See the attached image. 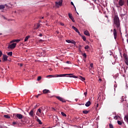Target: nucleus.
Instances as JSON below:
<instances>
[{
	"label": "nucleus",
	"instance_id": "39448f33",
	"mask_svg": "<svg viewBox=\"0 0 128 128\" xmlns=\"http://www.w3.org/2000/svg\"><path fill=\"white\" fill-rule=\"evenodd\" d=\"M123 56H124L126 64V66H128V56H126V53H124L123 54Z\"/></svg>",
	"mask_w": 128,
	"mask_h": 128
},
{
	"label": "nucleus",
	"instance_id": "c03bdc74",
	"mask_svg": "<svg viewBox=\"0 0 128 128\" xmlns=\"http://www.w3.org/2000/svg\"><path fill=\"white\" fill-rule=\"evenodd\" d=\"M98 104H97L96 106V110H98Z\"/></svg>",
	"mask_w": 128,
	"mask_h": 128
},
{
	"label": "nucleus",
	"instance_id": "052dcab7",
	"mask_svg": "<svg viewBox=\"0 0 128 128\" xmlns=\"http://www.w3.org/2000/svg\"><path fill=\"white\" fill-rule=\"evenodd\" d=\"M111 32H112V29L111 30Z\"/></svg>",
	"mask_w": 128,
	"mask_h": 128
},
{
	"label": "nucleus",
	"instance_id": "f257e3e1",
	"mask_svg": "<svg viewBox=\"0 0 128 128\" xmlns=\"http://www.w3.org/2000/svg\"><path fill=\"white\" fill-rule=\"evenodd\" d=\"M113 26L114 29L113 30V34L114 40H116V36H118L117 30L120 32V18L118 15H116L114 16Z\"/></svg>",
	"mask_w": 128,
	"mask_h": 128
},
{
	"label": "nucleus",
	"instance_id": "680f3d73",
	"mask_svg": "<svg viewBox=\"0 0 128 128\" xmlns=\"http://www.w3.org/2000/svg\"><path fill=\"white\" fill-rule=\"evenodd\" d=\"M42 114H44V112L42 113Z\"/></svg>",
	"mask_w": 128,
	"mask_h": 128
},
{
	"label": "nucleus",
	"instance_id": "bb28decb",
	"mask_svg": "<svg viewBox=\"0 0 128 128\" xmlns=\"http://www.w3.org/2000/svg\"><path fill=\"white\" fill-rule=\"evenodd\" d=\"M82 38L83 40H84V42H86V38L84 36H82Z\"/></svg>",
	"mask_w": 128,
	"mask_h": 128
},
{
	"label": "nucleus",
	"instance_id": "f704fd0d",
	"mask_svg": "<svg viewBox=\"0 0 128 128\" xmlns=\"http://www.w3.org/2000/svg\"><path fill=\"white\" fill-rule=\"evenodd\" d=\"M90 47L88 46H86L85 47H84V48H85V50H88V48H89Z\"/></svg>",
	"mask_w": 128,
	"mask_h": 128
},
{
	"label": "nucleus",
	"instance_id": "de8ad7c7",
	"mask_svg": "<svg viewBox=\"0 0 128 128\" xmlns=\"http://www.w3.org/2000/svg\"><path fill=\"white\" fill-rule=\"evenodd\" d=\"M78 32V34H79L80 36V31H78H78L77 32Z\"/></svg>",
	"mask_w": 128,
	"mask_h": 128
},
{
	"label": "nucleus",
	"instance_id": "a18cd8bd",
	"mask_svg": "<svg viewBox=\"0 0 128 128\" xmlns=\"http://www.w3.org/2000/svg\"><path fill=\"white\" fill-rule=\"evenodd\" d=\"M70 4H71L72 6H74V2H71Z\"/></svg>",
	"mask_w": 128,
	"mask_h": 128
},
{
	"label": "nucleus",
	"instance_id": "f8f14e48",
	"mask_svg": "<svg viewBox=\"0 0 128 128\" xmlns=\"http://www.w3.org/2000/svg\"><path fill=\"white\" fill-rule=\"evenodd\" d=\"M49 92H50L48 90L45 89L43 90L44 94H48Z\"/></svg>",
	"mask_w": 128,
	"mask_h": 128
},
{
	"label": "nucleus",
	"instance_id": "a878e982",
	"mask_svg": "<svg viewBox=\"0 0 128 128\" xmlns=\"http://www.w3.org/2000/svg\"><path fill=\"white\" fill-rule=\"evenodd\" d=\"M124 98H126V97L122 96V100H121L122 102H124Z\"/></svg>",
	"mask_w": 128,
	"mask_h": 128
},
{
	"label": "nucleus",
	"instance_id": "c9c22d12",
	"mask_svg": "<svg viewBox=\"0 0 128 128\" xmlns=\"http://www.w3.org/2000/svg\"><path fill=\"white\" fill-rule=\"evenodd\" d=\"M83 56H84V58H86V53H84V54H83Z\"/></svg>",
	"mask_w": 128,
	"mask_h": 128
},
{
	"label": "nucleus",
	"instance_id": "09e8293b",
	"mask_svg": "<svg viewBox=\"0 0 128 128\" xmlns=\"http://www.w3.org/2000/svg\"><path fill=\"white\" fill-rule=\"evenodd\" d=\"M114 118V120H118V116H115Z\"/></svg>",
	"mask_w": 128,
	"mask_h": 128
},
{
	"label": "nucleus",
	"instance_id": "473e14b6",
	"mask_svg": "<svg viewBox=\"0 0 128 128\" xmlns=\"http://www.w3.org/2000/svg\"><path fill=\"white\" fill-rule=\"evenodd\" d=\"M20 40H15V42H20Z\"/></svg>",
	"mask_w": 128,
	"mask_h": 128
},
{
	"label": "nucleus",
	"instance_id": "cd10ccee",
	"mask_svg": "<svg viewBox=\"0 0 128 128\" xmlns=\"http://www.w3.org/2000/svg\"><path fill=\"white\" fill-rule=\"evenodd\" d=\"M61 114L63 116H66V114H64V112H61Z\"/></svg>",
	"mask_w": 128,
	"mask_h": 128
},
{
	"label": "nucleus",
	"instance_id": "ddd939ff",
	"mask_svg": "<svg viewBox=\"0 0 128 128\" xmlns=\"http://www.w3.org/2000/svg\"><path fill=\"white\" fill-rule=\"evenodd\" d=\"M84 34L86 36H90V32H88V30H86L85 32H84Z\"/></svg>",
	"mask_w": 128,
	"mask_h": 128
},
{
	"label": "nucleus",
	"instance_id": "8fccbe9b",
	"mask_svg": "<svg viewBox=\"0 0 128 128\" xmlns=\"http://www.w3.org/2000/svg\"><path fill=\"white\" fill-rule=\"evenodd\" d=\"M126 16V14H121V16Z\"/></svg>",
	"mask_w": 128,
	"mask_h": 128
},
{
	"label": "nucleus",
	"instance_id": "e433bc0d",
	"mask_svg": "<svg viewBox=\"0 0 128 128\" xmlns=\"http://www.w3.org/2000/svg\"><path fill=\"white\" fill-rule=\"evenodd\" d=\"M12 124L14 125H14H16V124H18V123L16 122H12Z\"/></svg>",
	"mask_w": 128,
	"mask_h": 128
},
{
	"label": "nucleus",
	"instance_id": "6ab92c4d",
	"mask_svg": "<svg viewBox=\"0 0 128 128\" xmlns=\"http://www.w3.org/2000/svg\"><path fill=\"white\" fill-rule=\"evenodd\" d=\"M79 78H80V80H86V78H84L82 76H80Z\"/></svg>",
	"mask_w": 128,
	"mask_h": 128
},
{
	"label": "nucleus",
	"instance_id": "37998d69",
	"mask_svg": "<svg viewBox=\"0 0 128 128\" xmlns=\"http://www.w3.org/2000/svg\"><path fill=\"white\" fill-rule=\"evenodd\" d=\"M2 18H3L4 20H6V18L4 16H2Z\"/></svg>",
	"mask_w": 128,
	"mask_h": 128
},
{
	"label": "nucleus",
	"instance_id": "9d476101",
	"mask_svg": "<svg viewBox=\"0 0 128 128\" xmlns=\"http://www.w3.org/2000/svg\"><path fill=\"white\" fill-rule=\"evenodd\" d=\"M68 16H69V18L70 19V20H72V22H74V17H72V14H68Z\"/></svg>",
	"mask_w": 128,
	"mask_h": 128
},
{
	"label": "nucleus",
	"instance_id": "bf43d9fd",
	"mask_svg": "<svg viewBox=\"0 0 128 128\" xmlns=\"http://www.w3.org/2000/svg\"><path fill=\"white\" fill-rule=\"evenodd\" d=\"M0 62H2V60H0Z\"/></svg>",
	"mask_w": 128,
	"mask_h": 128
},
{
	"label": "nucleus",
	"instance_id": "6e6552de",
	"mask_svg": "<svg viewBox=\"0 0 128 128\" xmlns=\"http://www.w3.org/2000/svg\"><path fill=\"white\" fill-rule=\"evenodd\" d=\"M16 118H18V120H22V118H24V116H22V114H16Z\"/></svg>",
	"mask_w": 128,
	"mask_h": 128
},
{
	"label": "nucleus",
	"instance_id": "4468645a",
	"mask_svg": "<svg viewBox=\"0 0 128 128\" xmlns=\"http://www.w3.org/2000/svg\"><path fill=\"white\" fill-rule=\"evenodd\" d=\"M29 115L30 116H34V110H31L30 112L29 113Z\"/></svg>",
	"mask_w": 128,
	"mask_h": 128
},
{
	"label": "nucleus",
	"instance_id": "a19ab883",
	"mask_svg": "<svg viewBox=\"0 0 128 128\" xmlns=\"http://www.w3.org/2000/svg\"><path fill=\"white\" fill-rule=\"evenodd\" d=\"M39 42H44V40H39Z\"/></svg>",
	"mask_w": 128,
	"mask_h": 128
},
{
	"label": "nucleus",
	"instance_id": "412c9836",
	"mask_svg": "<svg viewBox=\"0 0 128 128\" xmlns=\"http://www.w3.org/2000/svg\"><path fill=\"white\" fill-rule=\"evenodd\" d=\"M72 28L73 30H75V32H76L78 30V28H76L74 27V26H72Z\"/></svg>",
	"mask_w": 128,
	"mask_h": 128
},
{
	"label": "nucleus",
	"instance_id": "e2e57ef3",
	"mask_svg": "<svg viewBox=\"0 0 128 128\" xmlns=\"http://www.w3.org/2000/svg\"><path fill=\"white\" fill-rule=\"evenodd\" d=\"M36 115L38 116V113H36Z\"/></svg>",
	"mask_w": 128,
	"mask_h": 128
},
{
	"label": "nucleus",
	"instance_id": "aec40b11",
	"mask_svg": "<svg viewBox=\"0 0 128 128\" xmlns=\"http://www.w3.org/2000/svg\"><path fill=\"white\" fill-rule=\"evenodd\" d=\"M83 114H88V112H90V111L85 110L82 111Z\"/></svg>",
	"mask_w": 128,
	"mask_h": 128
},
{
	"label": "nucleus",
	"instance_id": "dca6fc26",
	"mask_svg": "<svg viewBox=\"0 0 128 128\" xmlns=\"http://www.w3.org/2000/svg\"><path fill=\"white\" fill-rule=\"evenodd\" d=\"M40 26V24H37V25L35 26L34 30H38Z\"/></svg>",
	"mask_w": 128,
	"mask_h": 128
},
{
	"label": "nucleus",
	"instance_id": "58836bf2",
	"mask_svg": "<svg viewBox=\"0 0 128 128\" xmlns=\"http://www.w3.org/2000/svg\"><path fill=\"white\" fill-rule=\"evenodd\" d=\"M38 112H40V114H42V110H40V108L38 109Z\"/></svg>",
	"mask_w": 128,
	"mask_h": 128
},
{
	"label": "nucleus",
	"instance_id": "4be33fe9",
	"mask_svg": "<svg viewBox=\"0 0 128 128\" xmlns=\"http://www.w3.org/2000/svg\"><path fill=\"white\" fill-rule=\"evenodd\" d=\"M0 10H4V5H0Z\"/></svg>",
	"mask_w": 128,
	"mask_h": 128
},
{
	"label": "nucleus",
	"instance_id": "c756f323",
	"mask_svg": "<svg viewBox=\"0 0 128 128\" xmlns=\"http://www.w3.org/2000/svg\"><path fill=\"white\" fill-rule=\"evenodd\" d=\"M71 44H76V42L74 40H72L71 41Z\"/></svg>",
	"mask_w": 128,
	"mask_h": 128
},
{
	"label": "nucleus",
	"instance_id": "393cba45",
	"mask_svg": "<svg viewBox=\"0 0 128 128\" xmlns=\"http://www.w3.org/2000/svg\"><path fill=\"white\" fill-rule=\"evenodd\" d=\"M117 122L118 124H120V126H122V122L120 121V120H118Z\"/></svg>",
	"mask_w": 128,
	"mask_h": 128
},
{
	"label": "nucleus",
	"instance_id": "423d86ee",
	"mask_svg": "<svg viewBox=\"0 0 128 128\" xmlns=\"http://www.w3.org/2000/svg\"><path fill=\"white\" fill-rule=\"evenodd\" d=\"M56 98L60 100V102H66V101L64 98L60 96H56Z\"/></svg>",
	"mask_w": 128,
	"mask_h": 128
},
{
	"label": "nucleus",
	"instance_id": "1a4fd4ad",
	"mask_svg": "<svg viewBox=\"0 0 128 128\" xmlns=\"http://www.w3.org/2000/svg\"><path fill=\"white\" fill-rule=\"evenodd\" d=\"M8 56L6 55H3V62H6L8 60Z\"/></svg>",
	"mask_w": 128,
	"mask_h": 128
},
{
	"label": "nucleus",
	"instance_id": "72a5a7b5",
	"mask_svg": "<svg viewBox=\"0 0 128 128\" xmlns=\"http://www.w3.org/2000/svg\"><path fill=\"white\" fill-rule=\"evenodd\" d=\"M38 106H40V104H37L34 106V108H38Z\"/></svg>",
	"mask_w": 128,
	"mask_h": 128
},
{
	"label": "nucleus",
	"instance_id": "0eeeda50",
	"mask_svg": "<svg viewBox=\"0 0 128 128\" xmlns=\"http://www.w3.org/2000/svg\"><path fill=\"white\" fill-rule=\"evenodd\" d=\"M56 6H62V0H60L58 2H56Z\"/></svg>",
	"mask_w": 128,
	"mask_h": 128
},
{
	"label": "nucleus",
	"instance_id": "13d9d810",
	"mask_svg": "<svg viewBox=\"0 0 128 128\" xmlns=\"http://www.w3.org/2000/svg\"><path fill=\"white\" fill-rule=\"evenodd\" d=\"M42 19H44V16H42Z\"/></svg>",
	"mask_w": 128,
	"mask_h": 128
},
{
	"label": "nucleus",
	"instance_id": "c85d7f7f",
	"mask_svg": "<svg viewBox=\"0 0 128 128\" xmlns=\"http://www.w3.org/2000/svg\"><path fill=\"white\" fill-rule=\"evenodd\" d=\"M66 42H68V44H71L72 40H66Z\"/></svg>",
	"mask_w": 128,
	"mask_h": 128
},
{
	"label": "nucleus",
	"instance_id": "5fc2aeb1",
	"mask_svg": "<svg viewBox=\"0 0 128 128\" xmlns=\"http://www.w3.org/2000/svg\"><path fill=\"white\" fill-rule=\"evenodd\" d=\"M66 62V64H70V62L69 61H67Z\"/></svg>",
	"mask_w": 128,
	"mask_h": 128
},
{
	"label": "nucleus",
	"instance_id": "603ef678",
	"mask_svg": "<svg viewBox=\"0 0 128 128\" xmlns=\"http://www.w3.org/2000/svg\"><path fill=\"white\" fill-rule=\"evenodd\" d=\"M60 24H61V26H64V24L63 23H60Z\"/></svg>",
	"mask_w": 128,
	"mask_h": 128
},
{
	"label": "nucleus",
	"instance_id": "0e129e2a",
	"mask_svg": "<svg viewBox=\"0 0 128 128\" xmlns=\"http://www.w3.org/2000/svg\"><path fill=\"white\" fill-rule=\"evenodd\" d=\"M16 12V11H15V12Z\"/></svg>",
	"mask_w": 128,
	"mask_h": 128
},
{
	"label": "nucleus",
	"instance_id": "2eb2a0df",
	"mask_svg": "<svg viewBox=\"0 0 128 128\" xmlns=\"http://www.w3.org/2000/svg\"><path fill=\"white\" fill-rule=\"evenodd\" d=\"M86 106L88 107L90 106V101H88L86 104Z\"/></svg>",
	"mask_w": 128,
	"mask_h": 128
},
{
	"label": "nucleus",
	"instance_id": "2f4dec72",
	"mask_svg": "<svg viewBox=\"0 0 128 128\" xmlns=\"http://www.w3.org/2000/svg\"><path fill=\"white\" fill-rule=\"evenodd\" d=\"M84 94L85 96H86V94H88V90H86V92H84Z\"/></svg>",
	"mask_w": 128,
	"mask_h": 128
},
{
	"label": "nucleus",
	"instance_id": "b1692460",
	"mask_svg": "<svg viewBox=\"0 0 128 128\" xmlns=\"http://www.w3.org/2000/svg\"><path fill=\"white\" fill-rule=\"evenodd\" d=\"M40 80H42V76H38V78H37V80L38 82H40Z\"/></svg>",
	"mask_w": 128,
	"mask_h": 128
},
{
	"label": "nucleus",
	"instance_id": "864d4df0",
	"mask_svg": "<svg viewBox=\"0 0 128 128\" xmlns=\"http://www.w3.org/2000/svg\"><path fill=\"white\" fill-rule=\"evenodd\" d=\"M52 110H56V109L54 108H52Z\"/></svg>",
	"mask_w": 128,
	"mask_h": 128
},
{
	"label": "nucleus",
	"instance_id": "79ce46f5",
	"mask_svg": "<svg viewBox=\"0 0 128 128\" xmlns=\"http://www.w3.org/2000/svg\"><path fill=\"white\" fill-rule=\"evenodd\" d=\"M2 52L1 50H0V56H2Z\"/></svg>",
	"mask_w": 128,
	"mask_h": 128
},
{
	"label": "nucleus",
	"instance_id": "3c124183",
	"mask_svg": "<svg viewBox=\"0 0 128 128\" xmlns=\"http://www.w3.org/2000/svg\"><path fill=\"white\" fill-rule=\"evenodd\" d=\"M39 36H40V38H42V34H39Z\"/></svg>",
	"mask_w": 128,
	"mask_h": 128
},
{
	"label": "nucleus",
	"instance_id": "a211bd4d",
	"mask_svg": "<svg viewBox=\"0 0 128 128\" xmlns=\"http://www.w3.org/2000/svg\"><path fill=\"white\" fill-rule=\"evenodd\" d=\"M8 56H12V52H10L8 53H7Z\"/></svg>",
	"mask_w": 128,
	"mask_h": 128
},
{
	"label": "nucleus",
	"instance_id": "ea45409f",
	"mask_svg": "<svg viewBox=\"0 0 128 128\" xmlns=\"http://www.w3.org/2000/svg\"><path fill=\"white\" fill-rule=\"evenodd\" d=\"M12 42H16V40H12L10 42V44L12 43Z\"/></svg>",
	"mask_w": 128,
	"mask_h": 128
},
{
	"label": "nucleus",
	"instance_id": "49530a36",
	"mask_svg": "<svg viewBox=\"0 0 128 128\" xmlns=\"http://www.w3.org/2000/svg\"><path fill=\"white\" fill-rule=\"evenodd\" d=\"M42 94H38V95L36 96V98H38Z\"/></svg>",
	"mask_w": 128,
	"mask_h": 128
},
{
	"label": "nucleus",
	"instance_id": "4d7b16f0",
	"mask_svg": "<svg viewBox=\"0 0 128 128\" xmlns=\"http://www.w3.org/2000/svg\"><path fill=\"white\" fill-rule=\"evenodd\" d=\"M2 33H0V36H2Z\"/></svg>",
	"mask_w": 128,
	"mask_h": 128
},
{
	"label": "nucleus",
	"instance_id": "7c9ffc66",
	"mask_svg": "<svg viewBox=\"0 0 128 128\" xmlns=\"http://www.w3.org/2000/svg\"><path fill=\"white\" fill-rule=\"evenodd\" d=\"M110 128H114V126L112 124H109Z\"/></svg>",
	"mask_w": 128,
	"mask_h": 128
},
{
	"label": "nucleus",
	"instance_id": "f03ea898",
	"mask_svg": "<svg viewBox=\"0 0 128 128\" xmlns=\"http://www.w3.org/2000/svg\"><path fill=\"white\" fill-rule=\"evenodd\" d=\"M66 76H70V78H76L78 77L74 75H72V74H55V75H48L46 76V78H59Z\"/></svg>",
	"mask_w": 128,
	"mask_h": 128
},
{
	"label": "nucleus",
	"instance_id": "4c0bfd02",
	"mask_svg": "<svg viewBox=\"0 0 128 128\" xmlns=\"http://www.w3.org/2000/svg\"><path fill=\"white\" fill-rule=\"evenodd\" d=\"M90 66L91 68H94V64H92V63L90 64Z\"/></svg>",
	"mask_w": 128,
	"mask_h": 128
},
{
	"label": "nucleus",
	"instance_id": "9b49d317",
	"mask_svg": "<svg viewBox=\"0 0 128 128\" xmlns=\"http://www.w3.org/2000/svg\"><path fill=\"white\" fill-rule=\"evenodd\" d=\"M36 121L38 122L39 124H42V121L40 120L38 118V116H36Z\"/></svg>",
	"mask_w": 128,
	"mask_h": 128
},
{
	"label": "nucleus",
	"instance_id": "20e7f679",
	"mask_svg": "<svg viewBox=\"0 0 128 128\" xmlns=\"http://www.w3.org/2000/svg\"><path fill=\"white\" fill-rule=\"evenodd\" d=\"M16 43H12L11 44H10L8 47V48L10 49H12V50H14V48H16Z\"/></svg>",
	"mask_w": 128,
	"mask_h": 128
},
{
	"label": "nucleus",
	"instance_id": "5701e85b",
	"mask_svg": "<svg viewBox=\"0 0 128 128\" xmlns=\"http://www.w3.org/2000/svg\"><path fill=\"white\" fill-rule=\"evenodd\" d=\"M4 118H10V116L5 114L4 115Z\"/></svg>",
	"mask_w": 128,
	"mask_h": 128
},
{
	"label": "nucleus",
	"instance_id": "7ed1b4c3",
	"mask_svg": "<svg viewBox=\"0 0 128 128\" xmlns=\"http://www.w3.org/2000/svg\"><path fill=\"white\" fill-rule=\"evenodd\" d=\"M124 4V0H119L118 2V4H116V6L118 8H120L121 6H122Z\"/></svg>",
	"mask_w": 128,
	"mask_h": 128
},
{
	"label": "nucleus",
	"instance_id": "6e6d98bb",
	"mask_svg": "<svg viewBox=\"0 0 128 128\" xmlns=\"http://www.w3.org/2000/svg\"><path fill=\"white\" fill-rule=\"evenodd\" d=\"M99 80H100V82H102V78H99Z\"/></svg>",
	"mask_w": 128,
	"mask_h": 128
},
{
	"label": "nucleus",
	"instance_id": "f3484780",
	"mask_svg": "<svg viewBox=\"0 0 128 128\" xmlns=\"http://www.w3.org/2000/svg\"><path fill=\"white\" fill-rule=\"evenodd\" d=\"M29 38H30V36H28L25 38L24 42H28V40Z\"/></svg>",
	"mask_w": 128,
	"mask_h": 128
}]
</instances>
